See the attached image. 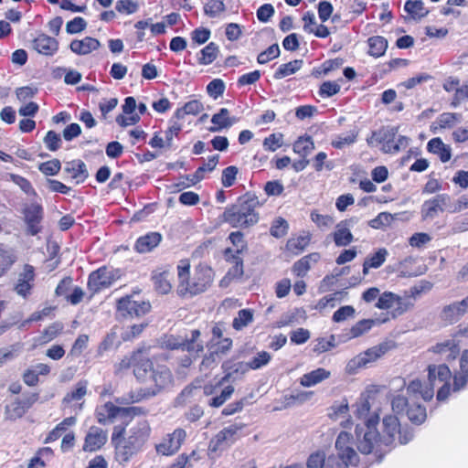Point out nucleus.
<instances>
[{
	"instance_id": "0eeeda50",
	"label": "nucleus",
	"mask_w": 468,
	"mask_h": 468,
	"mask_svg": "<svg viewBox=\"0 0 468 468\" xmlns=\"http://www.w3.org/2000/svg\"><path fill=\"white\" fill-rule=\"evenodd\" d=\"M116 281V270L113 267L102 266L89 275L88 289L91 295L109 288Z\"/></svg>"
},
{
	"instance_id": "e2e57ef3",
	"label": "nucleus",
	"mask_w": 468,
	"mask_h": 468,
	"mask_svg": "<svg viewBox=\"0 0 468 468\" xmlns=\"http://www.w3.org/2000/svg\"><path fill=\"white\" fill-rule=\"evenodd\" d=\"M38 169L45 176H56L61 169V163L58 159H52L41 163Z\"/></svg>"
},
{
	"instance_id": "c756f323",
	"label": "nucleus",
	"mask_w": 468,
	"mask_h": 468,
	"mask_svg": "<svg viewBox=\"0 0 468 468\" xmlns=\"http://www.w3.org/2000/svg\"><path fill=\"white\" fill-rule=\"evenodd\" d=\"M368 47L367 54L370 57L378 58L386 54L388 47V39L382 36H372L367 40Z\"/></svg>"
},
{
	"instance_id": "ea45409f",
	"label": "nucleus",
	"mask_w": 468,
	"mask_h": 468,
	"mask_svg": "<svg viewBox=\"0 0 468 468\" xmlns=\"http://www.w3.org/2000/svg\"><path fill=\"white\" fill-rule=\"evenodd\" d=\"M312 236L310 233L290 238L286 242V249L294 255L302 253L311 242Z\"/></svg>"
},
{
	"instance_id": "774afa93",
	"label": "nucleus",
	"mask_w": 468,
	"mask_h": 468,
	"mask_svg": "<svg viewBox=\"0 0 468 468\" xmlns=\"http://www.w3.org/2000/svg\"><path fill=\"white\" fill-rule=\"evenodd\" d=\"M261 77V72L259 69H255L253 71L242 74L238 78L237 85L238 87H244L247 85L255 84L260 80Z\"/></svg>"
},
{
	"instance_id": "3c124183",
	"label": "nucleus",
	"mask_w": 468,
	"mask_h": 468,
	"mask_svg": "<svg viewBox=\"0 0 468 468\" xmlns=\"http://www.w3.org/2000/svg\"><path fill=\"white\" fill-rule=\"evenodd\" d=\"M229 239L231 244L235 247L233 250V253L239 256V254L243 253L247 250L248 244L245 240L244 234L241 231H233L229 235Z\"/></svg>"
},
{
	"instance_id": "412c9836",
	"label": "nucleus",
	"mask_w": 468,
	"mask_h": 468,
	"mask_svg": "<svg viewBox=\"0 0 468 468\" xmlns=\"http://www.w3.org/2000/svg\"><path fill=\"white\" fill-rule=\"evenodd\" d=\"M31 46L39 54L52 56L58 48V42L52 37L40 34L32 41Z\"/></svg>"
},
{
	"instance_id": "052dcab7",
	"label": "nucleus",
	"mask_w": 468,
	"mask_h": 468,
	"mask_svg": "<svg viewBox=\"0 0 468 468\" xmlns=\"http://www.w3.org/2000/svg\"><path fill=\"white\" fill-rule=\"evenodd\" d=\"M238 167L235 165H229L223 169L221 175V184L224 187H230L235 184L237 175H238Z\"/></svg>"
},
{
	"instance_id": "bf43d9fd",
	"label": "nucleus",
	"mask_w": 468,
	"mask_h": 468,
	"mask_svg": "<svg viewBox=\"0 0 468 468\" xmlns=\"http://www.w3.org/2000/svg\"><path fill=\"white\" fill-rule=\"evenodd\" d=\"M280 52L281 51L278 44H273L258 55L257 62L259 64H266L269 61L278 58Z\"/></svg>"
},
{
	"instance_id": "9b49d317",
	"label": "nucleus",
	"mask_w": 468,
	"mask_h": 468,
	"mask_svg": "<svg viewBox=\"0 0 468 468\" xmlns=\"http://www.w3.org/2000/svg\"><path fill=\"white\" fill-rule=\"evenodd\" d=\"M37 399V393L23 394L22 398H17L14 402L5 406L7 418L16 420L23 417Z\"/></svg>"
},
{
	"instance_id": "8fccbe9b",
	"label": "nucleus",
	"mask_w": 468,
	"mask_h": 468,
	"mask_svg": "<svg viewBox=\"0 0 468 468\" xmlns=\"http://www.w3.org/2000/svg\"><path fill=\"white\" fill-rule=\"evenodd\" d=\"M63 330V324L56 322L48 326L42 333V335L37 339L39 345L48 343L53 340L61 331Z\"/></svg>"
},
{
	"instance_id": "4468645a",
	"label": "nucleus",
	"mask_w": 468,
	"mask_h": 468,
	"mask_svg": "<svg viewBox=\"0 0 468 468\" xmlns=\"http://www.w3.org/2000/svg\"><path fill=\"white\" fill-rule=\"evenodd\" d=\"M150 310L151 304L148 301L134 300L131 295L119 299V311L125 312L123 315L139 317L146 314Z\"/></svg>"
},
{
	"instance_id": "49530a36",
	"label": "nucleus",
	"mask_w": 468,
	"mask_h": 468,
	"mask_svg": "<svg viewBox=\"0 0 468 468\" xmlns=\"http://www.w3.org/2000/svg\"><path fill=\"white\" fill-rule=\"evenodd\" d=\"M16 261V256L12 249L0 247V277L11 268Z\"/></svg>"
},
{
	"instance_id": "b1692460",
	"label": "nucleus",
	"mask_w": 468,
	"mask_h": 468,
	"mask_svg": "<svg viewBox=\"0 0 468 468\" xmlns=\"http://www.w3.org/2000/svg\"><path fill=\"white\" fill-rule=\"evenodd\" d=\"M378 392L379 388L378 386H370L366 389L365 393L362 394L359 402L356 404V418L365 419L368 416L371 410L370 400L374 399Z\"/></svg>"
},
{
	"instance_id": "4be33fe9",
	"label": "nucleus",
	"mask_w": 468,
	"mask_h": 468,
	"mask_svg": "<svg viewBox=\"0 0 468 468\" xmlns=\"http://www.w3.org/2000/svg\"><path fill=\"white\" fill-rule=\"evenodd\" d=\"M350 223L351 219H345L335 226L332 237L336 247H346L354 241V235L349 229Z\"/></svg>"
},
{
	"instance_id": "dca6fc26",
	"label": "nucleus",
	"mask_w": 468,
	"mask_h": 468,
	"mask_svg": "<svg viewBox=\"0 0 468 468\" xmlns=\"http://www.w3.org/2000/svg\"><path fill=\"white\" fill-rule=\"evenodd\" d=\"M63 173L76 184L83 183L90 176L86 164L80 159L65 162Z\"/></svg>"
},
{
	"instance_id": "9d476101",
	"label": "nucleus",
	"mask_w": 468,
	"mask_h": 468,
	"mask_svg": "<svg viewBox=\"0 0 468 468\" xmlns=\"http://www.w3.org/2000/svg\"><path fill=\"white\" fill-rule=\"evenodd\" d=\"M226 381H222V378L215 383H208L203 387V393L206 396H213L207 402L208 406L212 408H219L222 406L234 393V387L231 385L226 386L221 389L219 395H217L218 389Z\"/></svg>"
},
{
	"instance_id": "e433bc0d",
	"label": "nucleus",
	"mask_w": 468,
	"mask_h": 468,
	"mask_svg": "<svg viewBox=\"0 0 468 468\" xmlns=\"http://www.w3.org/2000/svg\"><path fill=\"white\" fill-rule=\"evenodd\" d=\"M100 43L97 39L86 37L81 40H73L70 43V49L72 52L80 55H86L99 48Z\"/></svg>"
},
{
	"instance_id": "f704fd0d",
	"label": "nucleus",
	"mask_w": 468,
	"mask_h": 468,
	"mask_svg": "<svg viewBox=\"0 0 468 468\" xmlns=\"http://www.w3.org/2000/svg\"><path fill=\"white\" fill-rule=\"evenodd\" d=\"M388 254L385 248L378 249L376 252L369 254L363 262V274H367L370 269L379 268L386 261Z\"/></svg>"
},
{
	"instance_id": "a878e982",
	"label": "nucleus",
	"mask_w": 468,
	"mask_h": 468,
	"mask_svg": "<svg viewBox=\"0 0 468 468\" xmlns=\"http://www.w3.org/2000/svg\"><path fill=\"white\" fill-rule=\"evenodd\" d=\"M162 241V235L159 232H148L139 237L134 244V249L139 253H146L152 251Z\"/></svg>"
},
{
	"instance_id": "cd10ccee",
	"label": "nucleus",
	"mask_w": 468,
	"mask_h": 468,
	"mask_svg": "<svg viewBox=\"0 0 468 468\" xmlns=\"http://www.w3.org/2000/svg\"><path fill=\"white\" fill-rule=\"evenodd\" d=\"M123 431H119V453L122 461L126 462L139 450V441L135 437L125 439L122 435Z\"/></svg>"
},
{
	"instance_id": "6e6552de",
	"label": "nucleus",
	"mask_w": 468,
	"mask_h": 468,
	"mask_svg": "<svg viewBox=\"0 0 468 468\" xmlns=\"http://www.w3.org/2000/svg\"><path fill=\"white\" fill-rule=\"evenodd\" d=\"M201 332L199 329H194L190 332V336L185 339H179L171 336L165 341V346L169 350L182 351H204L205 346L200 340Z\"/></svg>"
},
{
	"instance_id": "f3484780",
	"label": "nucleus",
	"mask_w": 468,
	"mask_h": 468,
	"mask_svg": "<svg viewBox=\"0 0 468 468\" xmlns=\"http://www.w3.org/2000/svg\"><path fill=\"white\" fill-rule=\"evenodd\" d=\"M430 352L441 356L445 361L455 360L460 355V345L455 339H446L432 346Z\"/></svg>"
},
{
	"instance_id": "de8ad7c7",
	"label": "nucleus",
	"mask_w": 468,
	"mask_h": 468,
	"mask_svg": "<svg viewBox=\"0 0 468 468\" xmlns=\"http://www.w3.org/2000/svg\"><path fill=\"white\" fill-rule=\"evenodd\" d=\"M218 54V46L214 42H210L200 50L198 63L201 65H209L216 60Z\"/></svg>"
},
{
	"instance_id": "5701e85b",
	"label": "nucleus",
	"mask_w": 468,
	"mask_h": 468,
	"mask_svg": "<svg viewBox=\"0 0 468 468\" xmlns=\"http://www.w3.org/2000/svg\"><path fill=\"white\" fill-rule=\"evenodd\" d=\"M107 441V433L101 428L92 426L90 428L83 445L85 452L99 450Z\"/></svg>"
},
{
	"instance_id": "a19ab883",
	"label": "nucleus",
	"mask_w": 468,
	"mask_h": 468,
	"mask_svg": "<svg viewBox=\"0 0 468 468\" xmlns=\"http://www.w3.org/2000/svg\"><path fill=\"white\" fill-rule=\"evenodd\" d=\"M461 115L455 112H443L437 117V120L431 126V131L436 133L437 130L451 128L459 121Z\"/></svg>"
},
{
	"instance_id": "72a5a7b5",
	"label": "nucleus",
	"mask_w": 468,
	"mask_h": 468,
	"mask_svg": "<svg viewBox=\"0 0 468 468\" xmlns=\"http://www.w3.org/2000/svg\"><path fill=\"white\" fill-rule=\"evenodd\" d=\"M463 315H464V313L459 305V302L445 305L440 313L441 320L449 324L458 322Z\"/></svg>"
},
{
	"instance_id": "09e8293b",
	"label": "nucleus",
	"mask_w": 468,
	"mask_h": 468,
	"mask_svg": "<svg viewBox=\"0 0 468 468\" xmlns=\"http://www.w3.org/2000/svg\"><path fill=\"white\" fill-rule=\"evenodd\" d=\"M407 416L412 423L420 425L427 418L426 409L420 404H412L407 410Z\"/></svg>"
},
{
	"instance_id": "603ef678",
	"label": "nucleus",
	"mask_w": 468,
	"mask_h": 468,
	"mask_svg": "<svg viewBox=\"0 0 468 468\" xmlns=\"http://www.w3.org/2000/svg\"><path fill=\"white\" fill-rule=\"evenodd\" d=\"M342 292H335L333 293L327 294L317 302L315 308L319 311H323L326 307L334 308L336 305V303L342 300Z\"/></svg>"
},
{
	"instance_id": "0e129e2a",
	"label": "nucleus",
	"mask_w": 468,
	"mask_h": 468,
	"mask_svg": "<svg viewBox=\"0 0 468 468\" xmlns=\"http://www.w3.org/2000/svg\"><path fill=\"white\" fill-rule=\"evenodd\" d=\"M87 394V382L80 381L77 384L76 389L69 392L63 399V403H69L73 400H80Z\"/></svg>"
},
{
	"instance_id": "473e14b6",
	"label": "nucleus",
	"mask_w": 468,
	"mask_h": 468,
	"mask_svg": "<svg viewBox=\"0 0 468 468\" xmlns=\"http://www.w3.org/2000/svg\"><path fill=\"white\" fill-rule=\"evenodd\" d=\"M222 369L225 375L222 377V381L228 382L234 375H243L250 370L247 363L236 362L233 359H228L222 364Z\"/></svg>"
},
{
	"instance_id": "a211bd4d",
	"label": "nucleus",
	"mask_w": 468,
	"mask_h": 468,
	"mask_svg": "<svg viewBox=\"0 0 468 468\" xmlns=\"http://www.w3.org/2000/svg\"><path fill=\"white\" fill-rule=\"evenodd\" d=\"M389 349L390 346L386 342L374 346L356 356L355 363L358 367H365L383 356Z\"/></svg>"
},
{
	"instance_id": "5fc2aeb1",
	"label": "nucleus",
	"mask_w": 468,
	"mask_h": 468,
	"mask_svg": "<svg viewBox=\"0 0 468 468\" xmlns=\"http://www.w3.org/2000/svg\"><path fill=\"white\" fill-rule=\"evenodd\" d=\"M374 323L372 319H363L356 322L350 329V336L353 338L361 336L372 328Z\"/></svg>"
},
{
	"instance_id": "69168bd1",
	"label": "nucleus",
	"mask_w": 468,
	"mask_h": 468,
	"mask_svg": "<svg viewBox=\"0 0 468 468\" xmlns=\"http://www.w3.org/2000/svg\"><path fill=\"white\" fill-rule=\"evenodd\" d=\"M340 91V85L335 81L327 80L323 82L319 88V95L322 98H329Z\"/></svg>"
},
{
	"instance_id": "4d7b16f0",
	"label": "nucleus",
	"mask_w": 468,
	"mask_h": 468,
	"mask_svg": "<svg viewBox=\"0 0 468 468\" xmlns=\"http://www.w3.org/2000/svg\"><path fill=\"white\" fill-rule=\"evenodd\" d=\"M271 356L266 351L257 353L247 364L250 369L256 370L270 363Z\"/></svg>"
},
{
	"instance_id": "79ce46f5",
	"label": "nucleus",
	"mask_w": 468,
	"mask_h": 468,
	"mask_svg": "<svg viewBox=\"0 0 468 468\" xmlns=\"http://www.w3.org/2000/svg\"><path fill=\"white\" fill-rule=\"evenodd\" d=\"M171 274L167 271L156 273L153 276V281L156 292L162 294H167L172 290Z\"/></svg>"
},
{
	"instance_id": "338daca9",
	"label": "nucleus",
	"mask_w": 468,
	"mask_h": 468,
	"mask_svg": "<svg viewBox=\"0 0 468 468\" xmlns=\"http://www.w3.org/2000/svg\"><path fill=\"white\" fill-rule=\"evenodd\" d=\"M335 335H331L329 338L320 337L316 340V343L314 346V352L316 354H322L329 351L333 347H335Z\"/></svg>"
},
{
	"instance_id": "6ab92c4d",
	"label": "nucleus",
	"mask_w": 468,
	"mask_h": 468,
	"mask_svg": "<svg viewBox=\"0 0 468 468\" xmlns=\"http://www.w3.org/2000/svg\"><path fill=\"white\" fill-rule=\"evenodd\" d=\"M24 215L27 233L35 236L40 232L41 228L39 224L43 218V207L38 204H31L25 209Z\"/></svg>"
},
{
	"instance_id": "37998d69",
	"label": "nucleus",
	"mask_w": 468,
	"mask_h": 468,
	"mask_svg": "<svg viewBox=\"0 0 468 468\" xmlns=\"http://www.w3.org/2000/svg\"><path fill=\"white\" fill-rule=\"evenodd\" d=\"M204 107L198 100H192L186 102L182 107L175 112V117L183 119L186 115H197L203 111Z\"/></svg>"
},
{
	"instance_id": "39448f33",
	"label": "nucleus",
	"mask_w": 468,
	"mask_h": 468,
	"mask_svg": "<svg viewBox=\"0 0 468 468\" xmlns=\"http://www.w3.org/2000/svg\"><path fill=\"white\" fill-rule=\"evenodd\" d=\"M355 440L353 435L347 431H341L335 441L337 454H331L327 457L326 468H349L350 465L356 466L358 456L355 450Z\"/></svg>"
},
{
	"instance_id": "f8f14e48",
	"label": "nucleus",
	"mask_w": 468,
	"mask_h": 468,
	"mask_svg": "<svg viewBox=\"0 0 468 468\" xmlns=\"http://www.w3.org/2000/svg\"><path fill=\"white\" fill-rule=\"evenodd\" d=\"M186 437V431L177 428L172 433L167 434L163 441L156 445V452L165 456L173 455L180 449Z\"/></svg>"
},
{
	"instance_id": "c85d7f7f",
	"label": "nucleus",
	"mask_w": 468,
	"mask_h": 468,
	"mask_svg": "<svg viewBox=\"0 0 468 468\" xmlns=\"http://www.w3.org/2000/svg\"><path fill=\"white\" fill-rule=\"evenodd\" d=\"M223 254L227 261L233 263L228 271L227 276L230 279L241 278L244 273L243 260L239 255L234 254L231 248L225 249Z\"/></svg>"
},
{
	"instance_id": "4c0bfd02",
	"label": "nucleus",
	"mask_w": 468,
	"mask_h": 468,
	"mask_svg": "<svg viewBox=\"0 0 468 468\" xmlns=\"http://www.w3.org/2000/svg\"><path fill=\"white\" fill-rule=\"evenodd\" d=\"M404 10L413 20H420L429 14V10L420 0H407L404 5Z\"/></svg>"
},
{
	"instance_id": "7ed1b4c3",
	"label": "nucleus",
	"mask_w": 468,
	"mask_h": 468,
	"mask_svg": "<svg viewBox=\"0 0 468 468\" xmlns=\"http://www.w3.org/2000/svg\"><path fill=\"white\" fill-rule=\"evenodd\" d=\"M189 259H183L176 267L178 284L176 293L182 299L193 298L207 292L215 279L214 270L207 263L200 262L190 272Z\"/></svg>"
},
{
	"instance_id": "58836bf2",
	"label": "nucleus",
	"mask_w": 468,
	"mask_h": 468,
	"mask_svg": "<svg viewBox=\"0 0 468 468\" xmlns=\"http://www.w3.org/2000/svg\"><path fill=\"white\" fill-rule=\"evenodd\" d=\"M116 416L117 407L112 402H106L96 410L97 420L103 425L113 422Z\"/></svg>"
},
{
	"instance_id": "20e7f679",
	"label": "nucleus",
	"mask_w": 468,
	"mask_h": 468,
	"mask_svg": "<svg viewBox=\"0 0 468 468\" xmlns=\"http://www.w3.org/2000/svg\"><path fill=\"white\" fill-rule=\"evenodd\" d=\"M261 206L258 197L250 192L237 199L235 204L225 207L221 220L232 228L247 229L258 223L260 217L257 208Z\"/></svg>"
},
{
	"instance_id": "bb28decb",
	"label": "nucleus",
	"mask_w": 468,
	"mask_h": 468,
	"mask_svg": "<svg viewBox=\"0 0 468 468\" xmlns=\"http://www.w3.org/2000/svg\"><path fill=\"white\" fill-rule=\"evenodd\" d=\"M427 151L437 155L442 163H446L452 158L451 147L445 144L440 137H434L428 142Z\"/></svg>"
},
{
	"instance_id": "c9c22d12",
	"label": "nucleus",
	"mask_w": 468,
	"mask_h": 468,
	"mask_svg": "<svg viewBox=\"0 0 468 468\" xmlns=\"http://www.w3.org/2000/svg\"><path fill=\"white\" fill-rule=\"evenodd\" d=\"M315 148L312 136L304 134L299 136L292 144V150L302 158H306Z\"/></svg>"
},
{
	"instance_id": "2f4dec72",
	"label": "nucleus",
	"mask_w": 468,
	"mask_h": 468,
	"mask_svg": "<svg viewBox=\"0 0 468 468\" xmlns=\"http://www.w3.org/2000/svg\"><path fill=\"white\" fill-rule=\"evenodd\" d=\"M211 122L213 126L209 127L208 131L216 133L231 127L235 120L229 117V111L227 108H221L218 112L213 114Z\"/></svg>"
},
{
	"instance_id": "f03ea898",
	"label": "nucleus",
	"mask_w": 468,
	"mask_h": 468,
	"mask_svg": "<svg viewBox=\"0 0 468 468\" xmlns=\"http://www.w3.org/2000/svg\"><path fill=\"white\" fill-rule=\"evenodd\" d=\"M379 422L378 414L369 416L365 424L367 431L357 443L358 451L363 454H373L380 461L397 444H407L413 438V431L409 427H402L395 415H387L382 420L381 433L377 431Z\"/></svg>"
},
{
	"instance_id": "aec40b11",
	"label": "nucleus",
	"mask_w": 468,
	"mask_h": 468,
	"mask_svg": "<svg viewBox=\"0 0 468 468\" xmlns=\"http://www.w3.org/2000/svg\"><path fill=\"white\" fill-rule=\"evenodd\" d=\"M122 109V112L119 114V122L121 125H135L140 122V114L137 113L136 100L133 97H126Z\"/></svg>"
},
{
	"instance_id": "2eb2a0df",
	"label": "nucleus",
	"mask_w": 468,
	"mask_h": 468,
	"mask_svg": "<svg viewBox=\"0 0 468 468\" xmlns=\"http://www.w3.org/2000/svg\"><path fill=\"white\" fill-rule=\"evenodd\" d=\"M393 306H396L397 314H402L409 309V304L404 303L400 296L391 292H384L376 303V307L380 310H388Z\"/></svg>"
},
{
	"instance_id": "1a4fd4ad",
	"label": "nucleus",
	"mask_w": 468,
	"mask_h": 468,
	"mask_svg": "<svg viewBox=\"0 0 468 468\" xmlns=\"http://www.w3.org/2000/svg\"><path fill=\"white\" fill-rule=\"evenodd\" d=\"M244 424L234 423L218 431L210 441L211 451L217 452L232 445L239 438Z\"/></svg>"
},
{
	"instance_id": "7c9ffc66",
	"label": "nucleus",
	"mask_w": 468,
	"mask_h": 468,
	"mask_svg": "<svg viewBox=\"0 0 468 468\" xmlns=\"http://www.w3.org/2000/svg\"><path fill=\"white\" fill-rule=\"evenodd\" d=\"M331 372L325 368L319 367L311 372L303 374L300 378V384L303 387L310 388L329 378Z\"/></svg>"
},
{
	"instance_id": "ddd939ff",
	"label": "nucleus",
	"mask_w": 468,
	"mask_h": 468,
	"mask_svg": "<svg viewBox=\"0 0 468 468\" xmlns=\"http://www.w3.org/2000/svg\"><path fill=\"white\" fill-rule=\"evenodd\" d=\"M451 202V197L448 194H438L432 198L424 201L421 207V216L424 219H432L440 213H442L448 204Z\"/></svg>"
},
{
	"instance_id": "423d86ee",
	"label": "nucleus",
	"mask_w": 468,
	"mask_h": 468,
	"mask_svg": "<svg viewBox=\"0 0 468 468\" xmlns=\"http://www.w3.org/2000/svg\"><path fill=\"white\" fill-rule=\"evenodd\" d=\"M427 370L429 386H424L420 379L410 381L408 386L410 392L420 394L425 401H429L433 398L434 387L436 385L448 383L452 378V371L445 364L429 365Z\"/></svg>"
},
{
	"instance_id": "6e6d98bb",
	"label": "nucleus",
	"mask_w": 468,
	"mask_h": 468,
	"mask_svg": "<svg viewBox=\"0 0 468 468\" xmlns=\"http://www.w3.org/2000/svg\"><path fill=\"white\" fill-rule=\"evenodd\" d=\"M357 138V133L352 131L346 135H338L332 142L331 145L335 149H343L346 146L353 144Z\"/></svg>"
},
{
	"instance_id": "c03bdc74",
	"label": "nucleus",
	"mask_w": 468,
	"mask_h": 468,
	"mask_svg": "<svg viewBox=\"0 0 468 468\" xmlns=\"http://www.w3.org/2000/svg\"><path fill=\"white\" fill-rule=\"evenodd\" d=\"M254 318V312L250 308L241 309L238 312L236 317L232 321V327L236 331H240L248 326Z\"/></svg>"
},
{
	"instance_id": "864d4df0",
	"label": "nucleus",
	"mask_w": 468,
	"mask_h": 468,
	"mask_svg": "<svg viewBox=\"0 0 468 468\" xmlns=\"http://www.w3.org/2000/svg\"><path fill=\"white\" fill-rule=\"evenodd\" d=\"M226 9L224 0H208L204 5V13L209 17H216Z\"/></svg>"
},
{
	"instance_id": "680f3d73",
	"label": "nucleus",
	"mask_w": 468,
	"mask_h": 468,
	"mask_svg": "<svg viewBox=\"0 0 468 468\" xmlns=\"http://www.w3.org/2000/svg\"><path fill=\"white\" fill-rule=\"evenodd\" d=\"M326 461L324 452L317 451L308 457L306 466L307 468H326Z\"/></svg>"
},
{
	"instance_id": "13d9d810",
	"label": "nucleus",
	"mask_w": 468,
	"mask_h": 468,
	"mask_svg": "<svg viewBox=\"0 0 468 468\" xmlns=\"http://www.w3.org/2000/svg\"><path fill=\"white\" fill-rule=\"evenodd\" d=\"M225 89V83L221 79H214L207 85V92L214 100L222 96Z\"/></svg>"
},
{
	"instance_id": "393cba45",
	"label": "nucleus",
	"mask_w": 468,
	"mask_h": 468,
	"mask_svg": "<svg viewBox=\"0 0 468 468\" xmlns=\"http://www.w3.org/2000/svg\"><path fill=\"white\" fill-rule=\"evenodd\" d=\"M321 259L319 252H312L295 261L292 271L296 277L303 278L311 270L312 266L317 263Z\"/></svg>"
},
{
	"instance_id": "a18cd8bd",
	"label": "nucleus",
	"mask_w": 468,
	"mask_h": 468,
	"mask_svg": "<svg viewBox=\"0 0 468 468\" xmlns=\"http://www.w3.org/2000/svg\"><path fill=\"white\" fill-rule=\"evenodd\" d=\"M303 64V59H294L288 63L282 64L274 72V79L280 80L289 75L295 73L299 70Z\"/></svg>"
},
{
	"instance_id": "f257e3e1",
	"label": "nucleus",
	"mask_w": 468,
	"mask_h": 468,
	"mask_svg": "<svg viewBox=\"0 0 468 468\" xmlns=\"http://www.w3.org/2000/svg\"><path fill=\"white\" fill-rule=\"evenodd\" d=\"M167 356L164 355L152 354L150 347L138 348L133 352L128 361L122 359L119 366L121 367H132L136 379L147 386L131 390L123 395L119 402L122 404L137 403L157 395L169 387L173 382V375L165 364Z\"/></svg>"
}]
</instances>
